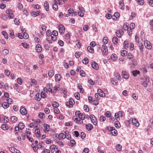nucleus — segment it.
I'll return each instance as SVG.
<instances>
[{"instance_id": "ea45409f", "label": "nucleus", "mask_w": 153, "mask_h": 153, "mask_svg": "<svg viewBox=\"0 0 153 153\" xmlns=\"http://www.w3.org/2000/svg\"><path fill=\"white\" fill-rule=\"evenodd\" d=\"M121 55L123 56H126L127 55V52L126 51L122 50L121 51Z\"/></svg>"}, {"instance_id": "39448f33", "label": "nucleus", "mask_w": 153, "mask_h": 153, "mask_svg": "<svg viewBox=\"0 0 153 153\" xmlns=\"http://www.w3.org/2000/svg\"><path fill=\"white\" fill-rule=\"evenodd\" d=\"M59 32L61 34H63L65 31V28L63 25H60L58 26Z\"/></svg>"}, {"instance_id": "c03bdc74", "label": "nucleus", "mask_w": 153, "mask_h": 153, "mask_svg": "<svg viewBox=\"0 0 153 153\" xmlns=\"http://www.w3.org/2000/svg\"><path fill=\"white\" fill-rule=\"evenodd\" d=\"M137 1L138 4L140 5H143L144 4L143 0H137Z\"/></svg>"}, {"instance_id": "bb28decb", "label": "nucleus", "mask_w": 153, "mask_h": 153, "mask_svg": "<svg viewBox=\"0 0 153 153\" xmlns=\"http://www.w3.org/2000/svg\"><path fill=\"white\" fill-rule=\"evenodd\" d=\"M2 128L4 130H7L8 129L9 127L6 124H3L1 125Z\"/></svg>"}, {"instance_id": "e433bc0d", "label": "nucleus", "mask_w": 153, "mask_h": 153, "mask_svg": "<svg viewBox=\"0 0 153 153\" xmlns=\"http://www.w3.org/2000/svg\"><path fill=\"white\" fill-rule=\"evenodd\" d=\"M116 35L118 37L120 38L121 37V32L119 30L116 31L115 33Z\"/></svg>"}, {"instance_id": "f704fd0d", "label": "nucleus", "mask_w": 153, "mask_h": 153, "mask_svg": "<svg viewBox=\"0 0 153 153\" xmlns=\"http://www.w3.org/2000/svg\"><path fill=\"white\" fill-rule=\"evenodd\" d=\"M17 149L13 147H11L9 148V151L11 152L14 153L15 151Z\"/></svg>"}, {"instance_id": "0eeeda50", "label": "nucleus", "mask_w": 153, "mask_h": 153, "mask_svg": "<svg viewBox=\"0 0 153 153\" xmlns=\"http://www.w3.org/2000/svg\"><path fill=\"white\" fill-rule=\"evenodd\" d=\"M122 75L123 78L127 79L129 77V75L128 72L125 71H122Z\"/></svg>"}, {"instance_id": "5fc2aeb1", "label": "nucleus", "mask_w": 153, "mask_h": 153, "mask_svg": "<svg viewBox=\"0 0 153 153\" xmlns=\"http://www.w3.org/2000/svg\"><path fill=\"white\" fill-rule=\"evenodd\" d=\"M66 136L63 133H60L59 134V138L63 139L65 138Z\"/></svg>"}, {"instance_id": "774afa93", "label": "nucleus", "mask_w": 153, "mask_h": 153, "mask_svg": "<svg viewBox=\"0 0 153 153\" xmlns=\"http://www.w3.org/2000/svg\"><path fill=\"white\" fill-rule=\"evenodd\" d=\"M56 146L54 145H51L50 147V149L51 150V151H53L55 149H56Z\"/></svg>"}, {"instance_id": "8fccbe9b", "label": "nucleus", "mask_w": 153, "mask_h": 153, "mask_svg": "<svg viewBox=\"0 0 153 153\" xmlns=\"http://www.w3.org/2000/svg\"><path fill=\"white\" fill-rule=\"evenodd\" d=\"M9 51L7 49H4L2 51V53L4 55H6L8 54Z\"/></svg>"}, {"instance_id": "7c9ffc66", "label": "nucleus", "mask_w": 153, "mask_h": 153, "mask_svg": "<svg viewBox=\"0 0 153 153\" xmlns=\"http://www.w3.org/2000/svg\"><path fill=\"white\" fill-rule=\"evenodd\" d=\"M128 41H126L124 42L123 44H124V47L125 49H127L128 48Z\"/></svg>"}, {"instance_id": "de8ad7c7", "label": "nucleus", "mask_w": 153, "mask_h": 153, "mask_svg": "<svg viewBox=\"0 0 153 153\" xmlns=\"http://www.w3.org/2000/svg\"><path fill=\"white\" fill-rule=\"evenodd\" d=\"M135 42L137 43H138V44L140 43L139 41V36L137 35H136L135 36Z\"/></svg>"}, {"instance_id": "f8f14e48", "label": "nucleus", "mask_w": 153, "mask_h": 153, "mask_svg": "<svg viewBox=\"0 0 153 153\" xmlns=\"http://www.w3.org/2000/svg\"><path fill=\"white\" fill-rule=\"evenodd\" d=\"M62 77L60 74H56L55 75V80L56 82H59L61 79Z\"/></svg>"}, {"instance_id": "b1692460", "label": "nucleus", "mask_w": 153, "mask_h": 153, "mask_svg": "<svg viewBox=\"0 0 153 153\" xmlns=\"http://www.w3.org/2000/svg\"><path fill=\"white\" fill-rule=\"evenodd\" d=\"M54 74V71L53 70H50L48 72V75L50 77H52L53 76Z\"/></svg>"}, {"instance_id": "4c0bfd02", "label": "nucleus", "mask_w": 153, "mask_h": 153, "mask_svg": "<svg viewBox=\"0 0 153 153\" xmlns=\"http://www.w3.org/2000/svg\"><path fill=\"white\" fill-rule=\"evenodd\" d=\"M22 46L25 48L27 49L29 46V45H28L27 43L23 42L22 43Z\"/></svg>"}, {"instance_id": "13d9d810", "label": "nucleus", "mask_w": 153, "mask_h": 153, "mask_svg": "<svg viewBox=\"0 0 153 153\" xmlns=\"http://www.w3.org/2000/svg\"><path fill=\"white\" fill-rule=\"evenodd\" d=\"M52 152L53 153H61L60 151L59 150L56 148Z\"/></svg>"}, {"instance_id": "f3484780", "label": "nucleus", "mask_w": 153, "mask_h": 153, "mask_svg": "<svg viewBox=\"0 0 153 153\" xmlns=\"http://www.w3.org/2000/svg\"><path fill=\"white\" fill-rule=\"evenodd\" d=\"M68 13L66 14V16L68 17L70 16L72 14L74 13V10L73 8H71L68 10Z\"/></svg>"}, {"instance_id": "0e129e2a", "label": "nucleus", "mask_w": 153, "mask_h": 153, "mask_svg": "<svg viewBox=\"0 0 153 153\" xmlns=\"http://www.w3.org/2000/svg\"><path fill=\"white\" fill-rule=\"evenodd\" d=\"M77 116H76L75 115V116H74L72 118L73 120L76 123V121H77V120H78V119Z\"/></svg>"}, {"instance_id": "4468645a", "label": "nucleus", "mask_w": 153, "mask_h": 153, "mask_svg": "<svg viewBox=\"0 0 153 153\" xmlns=\"http://www.w3.org/2000/svg\"><path fill=\"white\" fill-rule=\"evenodd\" d=\"M97 92L99 94V96L102 97H104L105 96L104 93L100 89H98L97 90Z\"/></svg>"}, {"instance_id": "3c124183", "label": "nucleus", "mask_w": 153, "mask_h": 153, "mask_svg": "<svg viewBox=\"0 0 153 153\" xmlns=\"http://www.w3.org/2000/svg\"><path fill=\"white\" fill-rule=\"evenodd\" d=\"M119 4L120 5V8L122 9L123 8V7L124 6V4L123 1H120Z\"/></svg>"}, {"instance_id": "338daca9", "label": "nucleus", "mask_w": 153, "mask_h": 153, "mask_svg": "<svg viewBox=\"0 0 153 153\" xmlns=\"http://www.w3.org/2000/svg\"><path fill=\"white\" fill-rule=\"evenodd\" d=\"M6 101L9 104H11L13 102V100L10 98H9L7 99Z\"/></svg>"}, {"instance_id": "603ef678", "label": "nucleus", "mask_w": 153, "mask_h": 153, "mask_svg": "<svg viewBox=\"0 0 153 153\" xmlns=\"http://www.w3.org/2000/svg\"><path fill=\"white\" fill-rule=\"evenodd\" d=\"M11 119L12 122L13 123H15L17 120V118L15 116H12Z\"/></svg>"}, {"instance_id": "c9c22d12", "label": "nucleus", "mask_w": 153, "mask_h": 153, "mask_svg": "<svg viewBox=\"0 0 153 153\" xmlns=\"http://www.w3.org/2000/svg\"><path fill=\"white\" fill-rule=\"evenodd\" d=\"M87 49L88 51L91 53H92L94 52V49L90 46L88 47L87 48Z\"/></svg>"}, {"instance_id": "49530a36", "label": "nucleus", "mask_w": 153, "mask_h": 153, "mask_svg": "<svg viewBox=\"0 0 153 153\" xmlns=\"http://www.w3.org/2000/svg\"><path fill=\"white\" fill-rule=\"evenodd\" d=\"M137 45L140 51H143V44L140 42Z\"/></svg>"}, {"instance_id": "864d4df0", "label": "nucleus", "mask_w": 153, "mask_h": 153, "mask_svg": "<svg viewBox=\"0 0 153 153\" xmlns=\"http://www.w3.org/2000/svg\"><path fill=\"white\" fill-rule=\"evenodd\" d=\"M74 96L77 100H79L80 98V95L78 93H76L74 94Z\"/></svg>"}, {"instance_id": "dca6fc26", "label": "nucleus", "mask_w": 153, "mask_h": 153, "mask_svg": "<svg viewBox=\"0 0 153 153\" xmlns=\"http://www.w3.org/2000/svg\"><path fill=\"white\" fill-rule=\"evenodd\" d=\"M85 128L88 131H90L93 128V126L92 124H88L85 125Z\"/></svg>"}, {"instance_id": "473e14b6", "label": "nucleus", "mask_w": 153, "mask_h": 153, "mask_svg": "<svg viewBox=\"0 0 153 153\" xmlns=\"http://www.w3.org/2000/svg\"><path fill=\"white\" fill-rule=\"evenodd\" d=\"M78 88L79 89L81 93H82L83 92L84 90L82 88V86L79 84H78Z\"/></svg>"}, {"instance_id": "1a4fd4ad", "label": "nucleus", "mask_w": 153, "mask_h": 153, "mask_svg": "<svg viewBox=\"0 0 153 153\" xmlns=\"http://www.w3.org/2000/svg\"><path fill=\"white\" fill-rule=\"evenodd\" d=\"M53 8L55 10H57L58 9V6L57 5V1L55 0L52 3Z\"/></svg>"}, {"instance_id": "5701e85b", "label": "nucleus", "mask_w": 153, "mask_h": 153, "mask_svg": "<svg viewBox=\"0 0 153 153\" xmlns=\"http://www.w3.org/2000/svg\"><path fill=\"white\" fill-rule=\"evenodd\" d=\"M40 13L39 11L36 12H32L31 15L32 16H36L40 15Z\"/></svg>"}, {"instance_id": "680f3d73", "label": "nucleus", "mask_w": 153, "mask_h": 153, "mask_svg": "<svg viewBox=\"0 0 153 153\" xmlns=\"http://www.w3.org/2000/svg\"><path fill=\"white\" fill-rule=\"evenodd\" d=\"M84 108L86 112H88L89 111V109L88 106L87 105H85L84 106Z\"/></svg>"}, {"instance_id": "6ab92c4d", "label": "nucleus", "mask_w": 153, "mask_h": 153, "mask_svg": "<svg viewBox=\"0 0 153 153\" xmlns=\"http://www.w3.org/2000/svg\"><path fill=\"white\" fill-rule=\"evenodd\" d=\"M36 51L37 52H40L42 50V47L39 44H38L36 45Z\"/></svg>"}, {"instance_id": "aec40b11", "label": "nucleus", "mask_w": 153, "mask_h": 153, "mask_svg": "<svg viewBox=\"0 0 153 153\" xmlns=\"http://www.w3.org/2000/svg\"><path fill=\"white\" fill-rule=\"evenodd\" d=\"M140 72L139 71L137 70L133 71L132 72V74L134 76H136L137 74H139Z\"/></svg>"}, {"instance_id": "412c9836", "label": "nucleus", "mask_w": 153, "mask_h": 153, "mask_svg": "<svg viewBox=\"0 0 153 153\" xmlns=\"http://www.w3.org/2000/svg\"><path fill=\"white\" fill-rule=\"evenodd\" d=\"M44 7L45 10L48 11L49 9V4L48 2L47 1H45L44 3Z\"/></svg>"}, {"instance_id": "2eb2a0df", "label": "nucleus", "mask_w": 153, "mask_h": 153, "mask_svg": "<svg viewBox=\"0 0 153 153\" xmlns=\"http://www.w3.org/2000/svg\"><path fill=\"white\" fill-rule=\"evenodd\" d=\"M20 112L22 114L25 115L27 113L26 109L23 107H21L20 109Z\"/></svg>"}, {"instance_id": "4be33fe9", "label": "nucleus", "mask_w": 153, "mask_h": 153, "mask_svg": "<svg viewBox=\"0 0 153 153\" xmlns=\"http://www.w3.org/2000/svg\"><path fill=\"white\" fill-rule=\"evenodd\" d=\"M133 57V55L130 53H128L127 55V59H129L130 60L132 61Z\"/></svg>"}, {"instance_id": "f257e3e1", "label": "nucleus", "mask_w": 153, "mask_h": 153, "mask_svg": "<svg viewBox=\"0 0 153 153\" xmlns=\"http://www.w3.org/2000/svg\"><path fill=\"white\" fill-rule=\"evenodd\" d=\"M107 130L108 131H111L112 135L114 136H116L117 135V131L115 129L114 127H108Z\"/></svg>"}, {"instance_id": "a18cd8bd", "label": "nucleus", "mask_w": 153, "mask_h": 153, "mask_svg": "<svg viewBox=\"0 0 153 153\" xmlns=\"http://www.w3.org/2000/svg\"><path fill=\"white\" fill-rule=\"evenodd\" d=\"M108 39L107 37H104L103 40V42L104 44H107L108 42Z\"/></svg>"}, {"instance_id": "393cba45", "label": "nucleus", "mask_w": 153, "mask_h": 153, "mask_svg": "<svg viewBox=\"0 0 153 153\" xmlns=\"http://www.w3.org/2000/svg\"><path fill=\"white\" fill-rule=\"evenodd\" d=\"M51 103L52 106L55 108H57L59 106V104L57 102L55 101H53Z\"/></svg>"}, {"instance_id": "2f4dec72", "label": "nucleus", "mask_w": 153, "mask_h": 153, "mask_svg": "<svg viewBox=\"0 0 153 153\" xmlns=\"http://www.w3.org/2000/svg\"><path fill=\"white\" fill-rule=\"evenodd\" d=\"M111 58L113 60H115L117 59V56L116 54L113 53L111 56Z\"/></svg>"}, {"instance_id": "bf43d9fd", "label": "nucleus", "mask_w": 153, "mask_h": 153, "mask_svg": "<svg viewBox=\"0 0 153 153\" xmlns=\"http://www.w3.org/2000/svg\"><path fill=\"white\" fill-rule=\"evenodd\" d=\"M71 146V147H73L75 144L76 142L74 140H71L70 141Z\"/></svg>"}, {"instance_id": "ddd939ff", "label": "nucleus", "mask_w": 153, "mask_h": 153, "mask_svg": "<svg viewBox=\"0 0 153 153\" xmlns=\"http://www.w3.org/2000/svg\"><path fill=\"white\" fill-rule=\"evenodd\" d=\"M132 122L133 124L136 126H139V123L137 120L136 119H133L132 120Z\"/></svg>"}, {"instance_id": "58836bf2", "label": "nucleus", "mask_w": 153, "mask_h": 153, "mask_svg": "<svg viewBox=\"0 0 153 153\" xmlns=\"http://www.w3.org/2000/svg\"><path fill=\"white\" fill-rule=\"evenodd\" d=\"M22 34H23V37L24 39H27L28 38V35L27 33L25 32H24Z\"/></svg>"}, {"instance_id": "a19ab883", "label": "nucleus", "mask_w": 153, "mask_h": 153, "mask_svg": "<svg viewBox=\"0 0 153 153\" xmlns=\"http://www.w3.org/2000/svg\"><path fill=\"white\" fill-rule=\"evenodd\" d=\"M2 105L4 108H7L9 106V104L7 102H4L2 103Z\"/></svg>"}, {"instance_id": "72a5a7b5", "label": "nucleus", "mask_w": 153, "mask_h": 153, "mask_svg": "<svg viewBox=\"0 0 153 153\" xmlns=\"http://www.w3.org/2000/svg\"><path fill=\"white\" fill-rule=\"evenodd\" d=\"M2 33L4 36V37L6 39H8V35L7 34L5 31H3L2 32Z\"/></svg>"}, {"instance_id": "69168bd1", "label": "nucleus", "mask_w": 153, "mask_h": 153, "mask_svg": "<svg viewBox=\"0 0 153 153\" xmlns=\"http://www.w3.org/2000/svg\"><path fill=\"white\" fill-rule=\"evenodd\" d=\"M39 117L42 119L44 118L45 117V114L42 113H40L39 114Z\"/></svg>"}, {"instance_id": "7ed1b4c3", "label": "nucleus", "mask_w": 153, "mask_h": 153, "mask_svg": "<svg viewBox=\"0 0 153 153\" xmlns=\"http://www.w3.org/2000/svg\"><path fill=\"white\" fill-rule=\"evenodd\" d=\"M149 77H146L145 79L142 81V85L145 87H146L148 85V84L149 82Z\"/></svg>"}, {"instance_id": "9d476101", "label": "nucleus", "mask_w": 153, "mask_h": 153, "mask_svg": "<svg viewBox=\"0 0 153 153\" xmlns=\"http://www.w3.org/2000/svg\"><path fill=\"white\" fill-rule=\"evenodd\" d=\"M102 51L105 54H107L108 53V50L106 46L103 45L102 46Z\"/></svg>"}, {"instance_id": "4d7b16f0", "label": "nucleus", "mask_w": 153, "mask_h": 153, "mask_svg": "<svg viewBox=\"0 0 153 153\" xmlns=\"http://www.w3.org/2000/svg\"><path fill=\"white\" fill-rule=\"evenodd\" d=\"M80 53L79 52H76L75 54V56L77 58H78L80 56Z\"/></svg>"}, {"instance_id": "423d86ee", "label": "nucleus", "mask_w": 153, "mask_h": 153, "mask_svg": "<svg viewBox=\"0 0 153 153\" xmlns=\"http://www.w3.org/2000/svg\"><path fill=\"white\" fill-rule=\"evenodd\" d=\"M144 45L146 48L148 49H150L152 47L150 42L148 40H145L144 41Z\"/></svg>"}, {"instance_id": "a211bd4d", "label": "nucleus", "mask_w": 153, "mask_h": 153, "mask_svg": "<svg viewBox=\"0 0 153 153\" xmlns=\"http://www.w3.org/2000/svg\"><path fill=\"white\" fill-rule=\"evenodd\" d=\"M35 133L37 137H41V135L40 134V130L39 129H36L35 131Z\"/></svg>"}, {"instance_id": "052dcab7", "label": "nucleus", "mask_w": 153, "mask_h": 153, "mask_svg": "<svg viewBox=\"0 0 153 153\" xmlns=\"http://www.w3.org/2000/svg\"><path fill=\"white\" fill-rule=\"evenodd\" d=\"M105 114L106 116L107 117H111V113L109 111H107L106 112Z\"/></svg>"}, {"instance_id": "a878e982", "label": "nucleus", "mask_w": 153, "mask_h": 153, "mask_svg": "<svg viewBox=\"0 0 153 153\" xmlns=\"http://www.w3.org/2000/svg\"><path fill=\"white\" fill-rule=\"evenodd\" d=\"M18 127H19L20 130H22L24 128L25 125L23 123H20L19 124Z\"/></svg>"}, {"instance_id": "09e8293b", "label": "nucleus", "mask_w": 153, "mask_h": 153, "mask_svg": "<svg viewBox=\"0 0 153 153\" xmlns=\"http://www.w3.org/2000/svg\"><path fill=\"white\" fill-rule=\"evenodd\" d=\"M27 136H29L30 134V131L29 128H27L25 132Z\"/></svg>"}, {"instance_id": "6e6d98bb", "label": "nucleus", "mask_w": 153, "mask_h": 153, "mask_svg": "<svg viewBox=\"0 0 153 153\" xmlns=\"http://www.w3.org/2000/svg\"><path fill=\"white\" fill-rule=\"evenodd\" d=\"M115 76L116 77L117 79L119 80L121 78V76L120 74L118 73H117L115 74Z\"/></svg>"}, {"instance_id": "c85d7f7f", "label": "nucleus", "mask_w": 153, "mask_h": 153, "mask_svg": "<svg viewBox=\"0 0 153 153\" xmlns=\"http://www.w3.org/2000/svg\"><path fill=\"white\" fill-rule=\"evenodd\" d=\"M114 125L115 127L117 128H119L120 127V123L118 121H116L114 122Z\"/></svg>"}, {"instance_id": "f03ea898", "label": "nucleus", "mask_w": 153, "mask_h": 153, "mask_svg": "<svg viewBox=\"0 0 153 153\" xmlns=\"http://www.w3.org/2000/svg\"><path fill=\"white\" fill-rule=\"evenodd\" d=\"M75 114L80 119L84 120L85 118V116L82 113H80V111H76Z\"/></svg>"}, {"instance_id": "e2e57ef3", "label": "nucleus", "mask_w": 153, "mask_h": 153, "mask_svg": "<svg viewBox=\"0 0 153 153\" xmlns=\"http://www.w3.org/2000/svg\"><path fill=\"white\" fill-rule=\"evenodd\" d=\"M68 102L70 103L71 105H72L75 103L74 101V100L72 98L70 99Z\"/></svg>"}, {"instance_id": "6e6552de", "label": "nucleus", "mask_w": 153, "mask_h": 153, "mask_svg": "<svg viewBox=\"0 0 153 153\" xmlns=\"http://www.w3.org/2000/svg\"><path fill=\"white\" fill-rule=\"evenodd\" d=\"M44 127L45 128L44 132L46 134L48 133L50 128L49 125L47 124H45L44 125Z\"/></svg>"}, {"instance_id": "79ce46f5", "label": "nucleus", "mask_w": 153, "mask_h": 153, "mask_svg": "<svg viewBox=\"0 0 153 153\" xmlns=\"http://www.w3.org/2000/svg\"><path fill=\"white\" fill-rule=\"evenodd\" d=\"M76 46L78 48H79L81 47V44L79 42V40H77L76 41Z\"/></svg>"}, {"instance_id": "c756f323", "label": "nucleus", "mask_w": 153, "mask_h": 153, "mask_svg": "<svg viewBox=\"0 0 153 153\" xmlns=\"http://www.w3.org/2000/svg\"><path fill=\"white\" fill-rule=\"evenodd\" d=\"M118 39L116 37H114L112 39V42L114 44H116L117 43Z\"/></svg>"}, {"instance_id": "9b49d317", "label": "nucleus", "mask_w": 153, "mask_h": 153, "mask_svg": "<svg viewBox=\"0 0 153 153\" xmlns=\"http://www.w3.org/2000/svg\"><path fill=\"white\" fill-rule=\"evenodd\" d=\"M91 66L92 68L95 69L97 70L99 68V66L95 62H92Z\"/></svg>"}, {"instance_id": "20e7f679", "label": "nucleus", "mask_w": 153, "mask_h": 153, "mask_svg": "<svg viewBox=\"0 0 153 153\" xmlns=\"http://www.w3.org/2000/svg\"><path fill=\"white\" fill-rule=\"evenodd\" d=\"M90 117L93 124L94 125H96L97 124V120L95 116L92 114L90 115Z\"/></svg>"}, {"instance_id": "37998d69", "label": "nucleus", "mask_w": 153, "mask_h": 153, "mask_svg": "<svg viewBox=\"0 0 153 153\" xmlns=\"http://www.w3.org/2000/svg\"><path fill=\"white\" fill-rule=\"evenodd\" d=\"M83 63L85 64H87L89 62L88 59L87 58H85L82 61Z\"/></svg>"}, {"instance_id": "cd10ccee", "label": "nucleus", "mask_w": 153, "mask_h": 153, "mask_svg": "<svg viewBox=\"0 0 153 153\" xmlns=\"http://www.w3.org/2000/svg\"><path fill=\"white\" fill-rule=\"evenodd\" d=\"M116 150L118 151H120L121 150L122 146L119 144H118L116 146Z\"/></svg>"}]
</instances>
